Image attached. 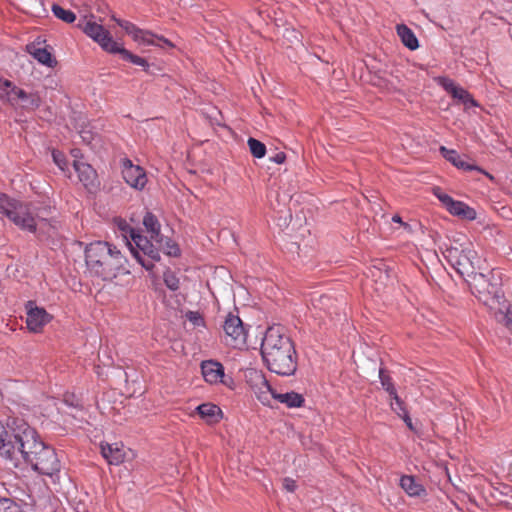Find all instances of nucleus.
<instances>
[{"label": "nucleus", "mask_w": 512, "mask_h": 512, "mask_svg": "<svg viewBox=\"0 0 512 512\" xmlns=\"http://www.w3.org/2000/svg\"><path fill=\"white\" fill-rule=\"evenodd\" d=\"M260 350L269 371L281 376L295 374L298 355L294 342L283 332L281 325H274L266 330Z\"/></svg>", "instance_id": "f257e3e1"}, {"label": "nucleus", "mask_w": 512, "mask_h": 512, "mask_svg": "<svg viewBox=\"0 0 512 512\" xmlns=\"http://www.w3.org/2000/svg\"><path fill=\"white\" fill-rule=\"evenodd\" d=\"M10 433L13 438L10 443L2 444L0 455L13 462L15 467L21 461L27 463L31 459L29 455H36L39 449H43L44 442L37 431L22 418H13Z\"/></svg>", "instance_id": "f03ea898"}, {"label": "nucleus", "mask_w": 512, "mask_h": 512, "mask_svg": "<svg viewBox=\"0 0 512 512\" xmlns=\"http://www.w3.org/2000/svg\"><path fill=\"white\" fill-rule=\"evenodd\" d=\"M85 262L91 274L107 281L118 275L126 259L116 246L105 241H95L85 248Z\"/></svg>", "instance_id": "7ed1b4c3"}, {"label": "nucleus", "mask_w": 512, "mask_h": 512, "mask_svg": "<svg viewBox=\"0 0 512 512\" xmlns=\"http://www.w3.org/2000/svg\"><path fill=\"white\" fill-rule=\"evenodd\" d=\"M465 281L472 294L485 305L500 303V299L503 297L500 272L494 269L489 271L488 274L476 271L469 278H465Z\"/></svg>", "instance_id": "20e7f679"}, {"label": "nucleus", "mask_w": 512, "mask_h": 512, "mask_svg": "<svg viewBox=\"0 0 512 512\" xmlns=\"http://www.w3.org/2000/svg\"><path fill=\"white\" fill-rule=\"evenodd\" d=\"M444 257L464 279L469 278L477 271L480 262L477 252L469 242H467V246L458 243L451 245L445 250Z\"/></svg>", "instance_id": "39448f33"}, {"label": "nucleus", "mask_w": 512, "mask_h": 512, "mask_svg": "<svg viewBox=\"0 0 512 512\" xmlns=\"http://www.w3.org/2000/svg\"><path fill=\"white\" fill-rule=\"evenodd\" d=\"M0 213L22 230L35 233L37 225L29 210V204L0 193Z\"/></svg>", "instance_id": "423d86ee"}, {"label": "nucleus", "mask_w": 512, "mask_h": 512, "mask_svg": "<svg viewBox=\"0 0 512 512\" xmlns=\"http://www.w3.org/2000/svg\"><path fill=\"white\" fill-rule=\"evenodd\" d=\"M133 244L128 242L129 248L138 263L147 271H152L155 262L160 261V252H164V248L159 247L154 240L139 234L133 237Z\"/></svg>", "instance_id": "0eeeda50"}, {"label": "nucleus", "mask_w": 512, "mask_h": 512, "mask_svg": "<svg viewBox=\"0 0 512 512\" xmlns=\"http://www.w3.org/2000/svg\"><path fill=\"white\" fill-rule=\"evenodd\" d=\"M143 225L146 231L150 234V238L164 248V253L171 257H179L181 255V249L179 245L172 239L165 237L161 234V224L157 217L150 211H147L143 217Z\"/></svg>", "instance_id": "6e6552de"}, {"label": "nucleus", "mask_w": 512, "mask_h": 512, "mask_svg": "<svg viewBox=\"0 0 512 512\" xmlns=\"http://www.w3.org/2000/svg\"><path fill=\"white\" fill-rule=\"evenodd\" d=\"M29 456L31 459L26 464L39 474L53 476L60 471L61 464L55 450L45 443L43 449H39L36 455Z\"/></svg>", "instance_id": "1a4fd4ad"}, {"label": "nucleus", "mask_w": 512, "mask_h": 512, "mask_svg": "<svg viewBox=\"0 0 512 512\" xmlns=\"http://www.w3.org/2000/svg\"><path fill=\"white\" fill-rule=\"evenodd\" d=\"M77 27L97 42L103 50L108 53L114 52L118 43L113 40L110 32L102 25L83 17L78 21Z\"/></svg>", "instance_id": "9d476101"}, {"label": "nucleus", "mask_w": 512, "mask_h": 512, "mask_svg": "<svg viewBox=\"0 0 512 512\" xmlns=\"http://www.w3.org/2000/svg\"><path fill=\"white\" fill-rule=\"evenodd\" d=\"M246 379L247 383L254 391L257 399L263 405L272 407V394H275L276 390L273 389L272 386L269 384L265 375L261 371L251 369L247 372Z\"/></svg>", "instance_id": "9b49d317"}, {"label": "nucleus", "mask_w": 512, "mask_h": 512, "mask_svg": "<svg viewBox=\"0 0 512 512\" xmlns=\"http://www.w3.org/2000/svg\"><path fill=\"white\" fill-rule=\"evenodd\" d=\"M223 330L234 348H241L246 344L247 331L238 315L229 313L224 321Z\"/></svg>", "instance_id": "f8f14e48"}, {"label": "nucleus", "mask_w": 512, "mask_h": 512, "mask_svg": "<svg viewBox=\"0 0 512 512\" xmlns=\"http://www.w3.org/2000/svg\"><path fill=\"white\" fill-rule=\"evenodd\" d=\"M122 175L125 182L137 190H142L147 183L144 169L139 165H134L128 158L122 160Z\"/></svg>", "instance_id": "ddd939ff"}, {"label": "nucleus", "mask_w": 512, "mask_h": 512, "mask_svg": "<svg viewBox=\"0 0 512 512\" xmlns=\"http://www.w3.org/2000/svg\"><path fill=\"white\" fill-rule=\"evenodd\" d=\"M117 23L120 27H122L126 31L127 34L132 35L134 40L142 41L143 43H146L148 45L162 46L159 43H155V41L153 40L155 35L153 33L146 31V30H142V29L138 28L135 24H133L129 21H126V20H117ZM156 38L158 39V41L163 42L165 45H167L169 47L174 46L168 39H165L162 36L161 37L156 36Z\"/></svg>", "instance_id": "4468645a"}, {"label": "nucleus", "mask_w": 512, "mask_h": 512, "mask_svg": "<svg viewBox=\"0 0 512 512\" xmlns=\"http://www.w3.org/2000/svg\"><path fill=\"white\" fill-rule=\"evenodd\" d=\"M27 317L26 324L30 331L39 332L50 320L51 316L44 308L34 306V302L29 301L26 305Z\"/></svg>", "instance_id": "2eb2a0df"}, {"label": "nucleus", "mask_w": 512, "mask_h": 512, "mask_svg": "<svg viewBox=\"0 0 512 512\" xmlns=\"http://www.w3.org/2000/svg\"><path fill=\"white\" fill-rule=\"evenodd\" d=\"M439 151L441 155L449 161L451 164H453L458 169L464 170V171H478L480 173L485 174L489 179L493 180L494 177L484 171L482 168L476 166L475 164L468 163L464 158H462L457 151L448 149L445 146H441L439 148Z\"/></svg>", "instance_id": "dca6fc26"}, {"label": "nucleus", "mask_w": 512, "mask_h": 512, "mask_svg": "<svg viewBox=\"0 0 512 512\" xmlns=\"http://www.w3.org/2000/svg\"><path fill=\"white\" fill-rule=\"evenodd\" d=\"M73 167L85 188L90 190L97 186V172L90 164L74 160Z\"/></svg>", "instance_id": "f3484780"}, {"label": "nucleus", "mask_w": 512, "mask_h": 512, "mask_svg": "<svg viewBox=\"0 0 512 512\" xmlns=\"http://www.w3.org/2000/svg\"><path fill=\"white\" fill-rule=\"evenodd\" d=\"M202 375L206 382L216 384L224 376L223 365L215 360H205L201 363Z\"/></svg>", "instance_id": "a211bd4d"}, {"label": "nucleus", "mask_w": 512, "mask_h": 512, "mask_svg": "<svg viewBox=\"0 0 512 512\" xmlns=\"http://www.w3.org/2000/svg\"><path fill=\"white\" fill-rule=\"evenodd\" d=\"M26 50L31 54L39 63L53 68L57 65V60L46 48L37 47L36 43H30L26 46Z\"/></svg>", "instance_id": "6ab92c4d"}, {"label": "nucleus", "mask_w": 512, "mask_h": 512, "mask_svg": "<svg viewBox=\"0 0 512 512\" xmlns=\"http://www.w3.org/2000/svg\"><path fill=\"white\" fill-rule=\"evenodd\" d=\"M400 486L409 496L422 497L427 495L424 486L417 482L412 475H403L400 479Z\"/></svg>", "instance_id": "aec40b11"}, {"label": "nucleus", "mask_w": 512, "mask_h": 512, "mask_svg": "<svg viewBox=\"0 0 512 512\" xmlns=\"http://www.w3.org/2000/svg\"><path fill=\"white\" fill-rule=\"evenodd\" d=\"M273 400L278 401L279 403L285 404L288 408H300L305 404V399L302 394H299L294 391L272 394Z\"/></svg>", "instance_id": "412c9836"}, {"label": "nucleus", "mask_w": 512, "mask_h": 512, "mask_svg": "<svg viewBox=\"0 0 512 512\" xmlns=\"http://www.w3.org/2000/svg\"><path fill=\"white\" fill-rule=\"evenodd\" d=\"M196 411L208 424L218 423L222 418L221 409L212 403H203L196 408Z\"/></svg>", "instance_id": "4be33fe9"}, {"label": "nucleus", "mask_w": 512, "mask_h": 512, "mask_svg": "<svg viewBox=\"0 0 512 512\" xmlns=\"http://www.w3.org/2000/svg\"><path fill=\"white\" fill-rule=\"evenodd\" d=\"M9 88L10 90L6 93L7 102L11 105H15L17 99L21 100V103L29 96L25 90L15 86L10 80H2L0 77V89L5 90Z\"/></svg>", "instance_id": "5701e85b"}, {"label": "nucleus", "mask_w": 512, "mask_h": 512, "mask_svg": "<svg viewBox=\"0 0 512 512\" xmlns=\"http://www.w3.org/2000/svg\"><path fill=\"white\" fill-rule=\"evenodd\" d=\"M101 454L109 464L118 465L125 459V452L117 444H101Z\"/></svg>", "instance_id": "b1692460"}, {"label": "nucleus", "mask_w": 512, "mask_h": 512, "mask_svg": "<svg viewBox=\"0 0 512 512\" xmlns=\"http://www.w3.org/2000/svg\"><path fill=\"white\" fill-rule=\"evenodd\" d=\"M448 212L453 216H457L461 219L469 221L476 219L477 215L474 208L468 206L462 201L457 200H454L453 205L449 207Z\"/></svg>", "instance_id": "393cba45"}, {"label": "nucleus", "mask_w": 512, "mask_h": 512, "mask_svg": "<svg viewBox=\"0 0 512 512\" xmlns=\"http://www.w3.org/2000/svg\"><path fill=\"white\" fill-rule=\"evenodd\" d=\"M112 54H119L122 60L130 62L134 65L140 66L146 72H148V70H149L150 65L145 58L133 54L129 50L120 46L119 43L117 44V46H116L114 52H112Z\"/></svg>", "instance_id": "a878e982"}, {"label": "nucleus", "mask_w": 512, "mask_h": 512, "mask_svg": "<svg viewBox=\"0 0 512 512\" xmlns=\"http://www.w3.org/2000/svg\"><path fill=\"white\" fill-rule=\"evenodd\" d=\"M397 35L401 42L410 50H416L419 47V42L414 32L405 24H398L396 26Z\"/></svg>", "instance_id": "bb28decb"}, {"label": "nucleus", "mask_w": 512, "mask_h": 512, "mask_svg": "<svg viewBox=\"0 0 512 512\" xmlns=\"http://www.w3.org/2000/svg\"><path fill=\"white\" fill-rule=\"evenodd\" d=\"M51 10L57 19L65 22V23L70 24L76 20V14L73 11L65 9L62 6H60L59 4L54 3L52 5Z\"/></svg>", "instance_id": "cd10ccee"}, {"label": "nucleus", "mask_w": 512, "mask_h": 512, "mask_svg": "<svg viewBox=\"0 0 512 512\" xmlns=\"http://www.w3.org/2000/svg\"><path fill=\"white\" fill-rule=\"evenodd\" d=\"M115 222L118 230L122 232V235L127 240V243L130 242L129 239L133 241V237L141 232L131 227L124 219L119 218L116 219Z\"/></svg>", "instance_id": "c85d7f7f"}, {"label": "nucleus", "mask_w": 512, "mask_h": 512, "mask_svg": "<svg viewBox=\"0 0 512 512\" xmlns=\"http://www.w3.org/2000/svg\"><path fill=\"white\" fill-rule=\"evenodd\" d=\"M42 99L38 92L29 93V96L21 103V108L26 111H34L40 107Z\"/></svg>", "instance_id": "c756f323"}, {"label": "nucleus", "mask_w": 512, "mask_h": 512, "mask_svg": "<svg viewBox=\"0 0 512 512\" xmlns=\"http://www.w3.org/2000/svg\"><path fill=\"white\" fill-rule=\"evenodd\" d=\"M454 99L459 100L461 103H463L466 106H478V103L473 98V96L464 88L458 87L456 92L451 95Z\"/></svg>", "instance_id": "7c9ffc66"}, {"label": "nucleus", "mask_w": 512, "mask_h": 512, "mask_svg": "<svg viewBox=\"0 0 512 512\" xmlns=\"http://www.w3.org/2000/svg\"><path fill=\"white\" fill-rule=\"evenodd\" d=\"M250 153L255 158H263L266 154V146L261 141L250 137L247 141Z\"/></svg>", "instance_id": "2f4dec72"}, {"label": "nucleus", "mask_w": 512, "mask_h": 512, "mask_svg": "<svg viewBox=\"0 0 512 512\" xmlns=\"http://www.w3.org/2000/svg\"><path fill=\"white\" fill-rule=\"evenodd\" d=\"M379 378L382 387L390 394H395L396 388L394 386V383L392 381V378L390 377L388 371L384 368L379 369Z\"/></svg>", "instance_id": "473e14b6"}, {"label": "nucleus", "mask_w": 512, "mask_h": 512, "mask_svg": "<svg viewBox=\"0 0 512 512\" xmlns=\"http://www.w3.org/2000/svg\"><path fill=\"white\" fill-rule=\"evenodd\" d=\"M0 512H26L20 504L10 498H0Z\"/></svg>", "instance_id": "72a5a7b5"}, {"label": "nucleus", "mask_w": 512, "mask_h": 512, "mask_svg": "<svg viewBox=\"0 0 512 512\" xmlns=\"http://www.w3.org/2000/svg\"><path fill=\"white\" fill-rule=\"evenodd\" d=\"M163 280L168 289H170L172 291H176L179 289V284H180L179 278L170 269H167L164 272Z\"/></svg>", "instance_id": "f704fd0d"}, {"label": "nucleus", "mask_w": 512, "mask_h": 512, "mask_svg": "<svg viewBox=\"0 0 512 512\" xmlns=\"http://www.w3.org/2000/svg\"><path fill=\"white\" fill-rule=\"evenodd\" d=\"M390 397L394 402H391V407L394 412L401 416L403 413L408 412L405 407L404 401L398 396L397 391L395 394H390Z\"/></svg>", "instance_id": "c9c22d12"}, {"label": "nucleus", "mask_w": 512, "mask_h": 512, "mask_svg": "<svg viewBox=\"0 0 512 512\" xmlns=\"http://www.w3.org/2000/svg\"><path fill=\"white\" fill-rule=\"evenodd\" d=\"M54 163L64 172L68 168V161L65 154L59 150L52 151Z\"/></svg>", "instance_id": "e433bc0d"}, {"label": "nucleus", "mask_w": 512, "mask_h": 512, "mask_svg": "<svg viewBox=\"0 0 512 512\" xmlns=\"http://www.w3.org/2000/svg\"><path fill=\"white\" fill-rule=\"evenodd\" d=\"M433 193L447 210L451 205H453L454 199L448 194L443 193L439 187H435L433 189Z\"/></svg>", "instance_id": "4c0bfd02"}, {"label": "nucleus", "mask_w": 512, "mask_h": 512, "mask_svg": "<svg viewBox=\"0 0 512 512\" xmlns=\"http://www.w3.org/2000/svg\"><path fill=\"white\" fill-rule=\"evenodd\" d=\"M185 316L194 326L205 325L203 316L197 311H188Z\"/></svg>", "instance_id": "58836bf2"}, {"label": "nucleus", "mask_w": 512, "mask_h": 512, "mask_svg": "<svg viewBox=\"0 0 512 512\" xmlns=\"http://www.w3.org/2000/svg\"><path fill=\"white\" fill-rule=\"evenodd\" d=\"M441 86L444 88L446 92H448L450 95L456 92L457 88L459 87L452 79H449L447 77H442L439 80Z\"/></svg>", "instance_id": "ea45409f"}, {"label": "nucleus", "mask_w": 512, "mask_h": 512, "mask_svg": "<svg viewBox=\"0 0 512 512\" xmlns=\"http://www.w3.org/2000/svg\"><path fill=\"white\" fill-rule=\"evenodd\" d=\"M283 487L288 491V492H294L297 488V484H296V481L293 480L292 478H284L283 479Z\"/></svg>", "instance_id": "a19ab883"}, {"label": "nucleus", "mask_w": 512, "mask_h": 512, "mask_svg": "<svg viewBox=\"0 0 512 512\" xmlns=\"http://www.w3.org/2000/svg\"><path fill=\"white\" fill-rule=\"evenodd\" d=\"M80 137L84 143L89 145L94 139V134L89 130L83 129L80 131Z\"/></svg>", "instance_id": "79ce46f5"}, {"label": "nucleus", "mask_w": 512, "mask_h": 512, "mask_svg": "<svg viewBox=\"0 0 512 512\" xmlns=\"http://www.w3.org/2000/svg\"><path fill=\"white\" fill-rule=\"evenodd\" d=\"M501 321L504 322L505 326L512 333V312L508 311L506 314H502Z\"/></svg>", "instance_id": "37998d69"}, {"label": "nucleus", "mask_w": 512, "mask_h": 512, "mask_svg": "<svg viewBox=\"0 0 512 512\" xmlns=\"http://www.w3.org/2000/svg\"><path fill=\"white\" fill-rule=\"evenodd\" d=\"M270 160L277 164H282L286 160V154L284 152H277L274 156L270 157Z\"/></svg>", "instance_id": "c03bdc74"}, {"label": "nucleus", "mask_w": 512, "mask_h": 512, "mask_svg": "<svg viewBox=\"0 0 512 512\" xmlns=\"http://www.w3.org/2000/svg\"><path fill=\"white\" fill-rule=\"evenodd\" d=\"M219 382H221L222 384H224L225 386L229 387L230 389H233L234 388V380L232 377L230 376H226L224 374L223 378H221L219 380Z\"/></svg>", "instance_id": "a18cd8bd"}, {"label": "nucleus", "mask_w": 512, "mask_h": 512, "mask_svg": "<svg viewBox=\"0 0 512 512\" xmlns=\"http://www.w3.org/2000/svg\"><path fill=\"white\" fill-rule=\"evenodd\" d=\"M400 417L404 420V422L409 427V429H411V430L414 429L413 425H412V420H411L408 412L403 413Z\"/></svg>", "instance_id": "49530a36"}, {"label": "nucleus", "mask_w": 512, "mask_h": 512, "mask_svg": "<svg viewBox=\"0 0 512 512\" xmlns=\"http://www.w3.org/2000/svg\"><path fill=\"white\" fill-rule=\"evenodd\" d=\"M65 403L69 404L70 406H73L75 408H80L82 407V405L79 403L78 400H69V398L66 396L65 399H64Z\"/></svg>", "instance_id": "de8ad7c7"}, {"label": "nucleus", "mask_w": 512, "mask_h": 512, "mask_svg": "<svg viewBox=\"0 0 512 512\" xmlns=\"http://www.w3.org/2000/svg\"><path fill=\"white\" fill-rule=\"evenodd\" d=\"M392 221H393V222H396V223L403 224L402 219H401V217H400L399 215H394V216L392 217Z\"/></svg>", "instance_id": "09e8293b"}, {"label": "nucleus", "mask_w": 512, "mask_h": 512, "mask_svg": "<svg viewBox=\"0 0 512 512\" xmlns=\"http://www.w3.org/2000/svg\"><path fill=\"white\" fill-rule=\"evenodd\" d=\"M73 156H75V157L77 156L76 150H73Z\"/></svg>", "instance_id": "8fccbe9b"}, {"label": "nucleus", "mask_w": 512, "mask_h": 512, "mask_svg": "<svg viewBox=\"0 0 512 512\" xmlns=\"http://www.w3.org/2000/svg\"><path fill=\"white\" fill-rule=\"evenodd\" d=\"M3 98H4V96L0 94V99H3Z\"/></svg>", "instance_id": "3c124183"}]
</instances>
